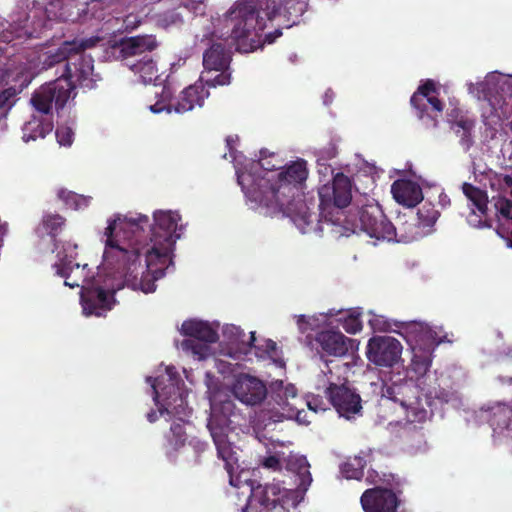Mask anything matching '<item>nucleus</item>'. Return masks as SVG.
I'll return each instance as SVG.
<instances>
[{
	"instance_id": "obj_1",
	"label": "nucleus",
	"mask_w": 512,
	"mask_h": 512,
	"mask_svg": "<svg viewBox=\"0 0 512 512\" xmlns=\"http://www.w3.org/2000/svg\"><path fill=\"white\" fill-rule=\"evenodd\" d=\"M237 135L226 138L229 156L234 164L238 185L246 205L268 216L288 217L303 234L328 233L335 238L350 236L356 226L344 225L345 209L351 203L353 183L342 172L320 184L319 218L312 215L301 199L308 178L307 161L297 158L285 165L274 154L260 152L258 160L248 159L236 150Z\"/></svg>"
},
{
	"instance_id": "obj_2",
	"label": "nucleus",
	"mask_w": 512,
	"mask_h": 512,
	"mask_svg": "<svg viewBox=\"0 0 512 512\" xmlns=\"http://www.w3.org/2000/svg\"><path fill=\"white\" fill-rule=\"evenodd\" d=\"M368 316V326L374 333L400 334L411 354L408 366L392 370L383 382L382 397L397 403L407 422L426 421L429 399L440 397L435 374L430 368L434 350L445 338L442 327L419 321L401 322L372 310Z\"/></svg>"
},
{
	"instance_id": "obj_3",
	"label": "nucleus",
	"mask_w": 512,
	"mask_h": 512,
	"mask_svg": "<svg viewBox=\"0 0 512 512\" xmlns=\"http://www.w3.org/2000/svg\"><path fill=\"white\" fill-rule=\"evenodd\" d=\"M98 236L103 245L101 262L94 272L88 264L76 262L78 245L65 241L57 251L56 261L52 264L54 274L64 280L69 288H81L80 305L84 316H105L116 304L115 293L124 287L144 294L154 293L157 285L145 275L99 229Z\"/></svg>"
},
{
	"instance_id": "obj_4",
	"label": "nucleus",
	"mask_w": 512,
	"mask_h": 512,
	"mask_svg": "<svg viewBox=\"0 0 512 512\" xmlns=\"http://www.w3.org/2000/svg\"><path fill=\"white\" fill-rule=\"evenodd\" d=\"M100 230L156 284L174 270L176 243L186 223L178 210L157 209L152 222L146 214L115 212Z\"/></svg>"
},
{
	"instance_id": "obj_5",
	"label": "nucleus",
	"mask_w": 512,
	"mask_h": 512,
	"mask_svg": "<svg viewBox=\"0 0 512 512\" xmlns=\"http://www.w3.org/2000/svg\"><path fill=\"white\" fill-rule=\"evenodd\" d=\"M153 392L157 411L147 413V420L153 423L159 417L173 421L166 436L165 452L170 461H197L206 450L207 443L194 436H188L183 424L192 413L188 405V390L185 388L176 368L172 365L158 366L146 378Z\"/></svg>"
},
{
	"instance_id": "obj_6",
	"label": "nucleus",
	"mask_w": 512,
	"mask_h": 512,
	"mask_svg": "<svg viewBox=\"0 0 512 512\" xmlns=\"http://www.w3.org/2000/svg\"><path fill=\"white\" fill-rule=\"evenodd\" d=\"M100 41V37L75 38L63 40L53 38L33 50L27 57L26 63L20 65L15 71L7 73V81L14 83L10 88L16 89V95L43 70H47L57 64L65 62L64 71L60 79H65L71 87V99L76 96V87L93 88L99 80L98 74L94 72L93 59L83 53Z\"/></svg>"
},
{
	"instance_id": "obj_7",
	"label": "nucleus",
	"mask_w": 512,
	"mask_h": 512,
	"mask_svg": "<svg viewBox=\"0 0 512 512\" xmlns=\"http://www.w3.org/2000/svg\"><path fill=\"white\" fill-rule=\"evenodd\" d=\"M133 0H48L44 9L33 6L27 14L12 18L9 27L0 34V41L13 47L30 38L39 37L53 19L72 22H99L117 10L116 6L130 5Z\"/></svg>"
},
{
	"instance_id": "obj_8",
	"label": "nucleus",
	"mask_w": 512,
	"mask_h": 512,
	"mask_svg": "<svg viewBox=\"0 0 512 512\" xmlns=\"http://www.w3.org/2000/svg\"><path fill=\"white\" fill-rule=\"evenodd\" d=\"M268 453L262 460L263 467L278 471L285 466L287 471L294 474L297 486L289 488L280 481L255 486L250 478L251 492L241 494L247 502L242 512H289L291 507L295 508L304 499L313 481L310 464L305 456L292 453L287 455L283 450L276 449Z\"/></svg>"
},
{
	"instance_id": "obj_9",
	"label": "nucleus",
	"mask_w": 512,
	"mask_h": 512,
	"mask_svg": "<svg viewBox=\"0 0 512 512\" xmlns=\"http://www.w3.org/2000/svg\"><path fill=\"white\" fill-rule=\"evenodd\" d=\"M206 396L209 401L207 428L217 449L218 457L225 463L229 483L237 490V495L251 492L249 485L251 471L240 469L237 450L229 440V433L234 431L243 415L227 392L214 383L210 374L206 375Z\"/></svg>"
},
{
	"instance_id": "obj_10",
	"label": "nucleus",
	"mask_w": 512,
	"mask_h": 512,
	"mask_svg": "<svg viewBox=\"0 0 512 512\" xmlns=\"http://www.w3.org/2000/svg\"><path fill=\"white\" fill-rule=\"evenodd\" d=\"M304 0H239L230 13L233 35L236 38L249 37L262 31L266 22L274 18H284L286 27L299 23L306 11Z\"/></svg>"
},
{
	"instance_id": "obj_11",
	"label": "nucleus",
	"mask_w": 512,
	"mask_h": 512,
	"mask_svg": "<svg viewBox=\"0 0 512 512\" xmlns=\"http://www.w3.org/2000/svg\"><path fill=\"white\" fill-rule=\"evenodd\" d=\"M34 112L22 128L24 142L45 138L53 129V104L62 109L71 99V87L65 79L42 85L31 97Z\"/></svg>"
},
{
	"instance_id": "obj_12",
	"label": "nucleus",
	"mask_w": 512,
	"mask_h": 512,
	"mask_svg": "<svg viewBox=\"0 0 512 512\" xmlns=\"http://www.w3.org/2000/svg\"><path fill=\"white\" fill-rule=\"evenodd\" d=\"M232 8L229 10L225 17L226 27L228 28L225 32H220L218 35L216 32L212 35V45L203 54V66L204 71L201 77H204L205 83L208 87L224 86L231 82V74L228 72L230 63V52L226 48V44L216 42L217 39L225 42L231 39L236 45V49L242 52H252L262 45L257 40L259 32L249 37L236 38L233 35V25L230 21V13Z\"/></svg>"
},
{
	"instance_id": "obj_13",
	"label": "nucleus",
	"mask_w": 512,
	"mask_h": 512,
	"mask_svg": "<svg viewBox=\"0 0 512 512\" xmlns=\"http://www.w3.org/2000/svg\"><path fill=\"white\" fill-rule=\"evenodd\" d=\"M468 92L486 101L482 117L494 126L512 117V74L492 71L483 80L467 83Z\"/></svg>"
},
{
	"instance_id": "obj_14",
	"label": "nucleus",
	"mask_w": 512,
	"mask_h": 512,
	"mask_svg": "<svg viewBox=\"0 0 512 512\" xmlns=\"http://www.w3.org/2000/svg\"><path fill=\"white\" fill-rule=\"evenodd\" d=\"M344 225L353 224L356 231L352 234L364 232L371 239L377 241L411 242L421 235L419 233H402L386 218L381 207L370 202L357 210L355 214H349L342 222Z\"/></svg>"
},
{
	"instance_id": "obj_15",
	"label": "nucleus",
	"mask_w": 512,
	"mask_h": 512,
	"mask_svg": "<svg viewBox=\"0 0 512 512\" xmlns=\"http://www.w3.org/2000/svg\"><path fill=\"white\" fill-rule=\"evenodd\" d=\"M178 330L186 337L178 344V348L185 354L197 361H205L214 355L211 344L220 338L218 320L189 318L182 322Z\"/></svg>"
},
{
	"instance_id": "obj_16",
	"label": "nucleus",
	"mask_w": 512,
	"mask_h": 512,
	"mask_svg": "<svg viewBox=\"0 0 512 512\" xmlns=\"http://www.w3.org/2000/svg\"><path fill=\"white\" fill-rule=\"evenodd\" d=\"M316 388L323 391L338 415L346 420L361 416L362 400L359 393L347 383L335 379L332 369L326 366L317 376Z\"/></svg>"
},
{
	"instance_id": "obj_17",
	"label": "nucleus",
	"mask_w": 512,
	"mask_h": 512,
	"mask_svg": "<svg viewBox=\"0 0 512 512\" xmlns=\"http://www.w3.org/2000/svg\"><path fill=\"white\" fill-rule=\"evenodd\" d=\"M367 481L376 485L366 490L360 499L364 512H397L400 505L401 480L392 474L382 476L375 470L369 471Z\"/></svg>"
},
{
	"instance_id": "obj_18",
	"label": "nucleus",
	"mask_w": 512,
	"mask_h": 512,
	"mask_svg": "<svg viewBox=\"0 0 512 512\" xmlns=\"http://www.w3.org/2000/svg\"><path fill=\"white\" fill-rule=\"evenodd\" d=\"M208 86L204 77L194 84L183 89L177 97L173 96L171 89L167 86L161 88V91L155 94V103L150 104L148 109L153 114H183L197 107H202L205 100L209 97Z\"/></svg>"
},
{
	"instance_id": "obj_19",
	"label": "nucleus",
	"mask_w": 512,
	"mask_h": 512,
	"mask_svg": "<svg viewBox=\"0 0 512 512\" xmlns=\"http://www.w3.org/2000/svg\"><path fill=\"white\" fill-rule=\"evenodd\" d=\"M362 309L360 307L350 309H329L327 312L314 314L311 316H295L298 329L301 333L320 329V327H330L335 323L341 324L343 329L351 335L358 334L363 329Z\"/></svg>"
},
{
	"instance_id": "obj_20",
	"label": "nucleus",
	"mask_w": 512,
	"mask_h": 512,
	"mask_svg": "<svg viewBox=\"0 0 512 512\" xmlns=\"http://www.w3.org/2000/svg\"><path fill=\"white\" fill-rule=\"evenodd\" d=\"M207 374L211 375L214 383L222 387L229 397L233 396L247 407L261 405L268 396V386L265 381L254 374L247 372L234 374L227 387L220 383L211 372H206L205 376ZM230 399L234 402L232 398Z\"/></svg>"
},
{
	"instance_id": "obj_21",
	"label": "nucleus",
	"mask_w": 512,
	"mask_h": 512,
	"mask_svg": "<svg viewBox=\"0 0 512 512\" xmlns=\"http://www.w3.org/2000/svg\"><path fill=\"white\" fill-rule=\"evenodd\" d=\"M499 381L512 389V378L499 377ZM480 421L487 420L492 429V438L496 444L512 443V407L504 403L481 408L476 415Z\"/></svg>"
},
{
	"instance_id": "obj_22",
	"label": "nucleus",
	"mask_w": 512,
	"mask_h": 512,
	"mask_svg": "<svg viewBox=\"0 0 512 512\" xmlns=\"http://www.w3.org/2000/svg\"><path fill=\"white\" fill-rule=\"evenodd\" d=\"M221 341L218 353L236 361H251L252 345L256 341L255 332L246 336L244 330L235 324L220 325Z\"/></svg>"
},
{
	"instance_id": "obj_23",
	"label": "nucleus",
	"mask_w": 512,
	"mask_h": 512,
	"mask_svg": "<svg viewBox=\"0 0 512 512\" xmlns=\"http://www.w3.org/2000/svg\"><path fill=\"white\" fill-rule=\"evenodd\" d=\"M411 104L420 119L431 120V125L436 126L444 107L440 99V87L434 81L426 80L412 95Z\"/></svg>"
},
{
	"instance_id": "obj_24",
	"label": "nucleus",
	"mask_w": 512,
	"mask_h": 512,
	"mask_svg": "<svg viewBox=\"0 0 512 512\" xmlns=\"http://www.w3.org/2000/svg\"><path fill=\"white\" fill-rule=\"evenodd\" d=\"M403 345L391 336H373L366 346L367 359L376 366L393 368L402 361Z\"/></svg>"
},
{
	"instance_id": "obj_25",
	"label": "nucleus",
	"mask_w": 512,
	"mask_h": 512,
	"mask_svg": "<svg viewBox=\"0 0 512 512\" xmlns=\"http://www.w3.org/2000/svg\"><path fill=\"white\" fill-rule=\"evenodd\" d=\"M320 328L314 341L318 352L322 355L344 357L358 349V342L345 336L335 325Z\"/></svg>"
},
{
	"instance_id": "obj_26",
	"label": "nucleus",
	"mask_w": 512,
	"mask_h": 512,
	"mask_svg": "<svg viewBox=\"0 0 512 512\" xmlns=\"http://www.w3.org/2000/svg\"><path fill=\"white\" fill-rule=\"evenodd\" d=\"M268 393L277 410L275 415L271 417L274 423L282 421L283 418L294 417L296 404H303V401L298 397L296 387L284 380L272 381L268 386Z\"/></svg>"
},
{
	"instance_id": "obj_27",
	"label": "nucleus",
	"mask_w": 512,
	"mask_h": 512,
	"mask_svg": "<svg viewBox=\"0 0 512 512\" xmlns=\"http://www.w3.org/2000/svg\"><path fill=\"white\" fill-rule=\"evenodd\" d=\"M464 195L468 200L470 212L466 216L467 223L473 228L491 227V217L488 209V194L469 183L462 186Z\"/></svg>"
},
{
	"instance_id": "obj_28",
	"label": "nucleus",
	"mask_w": 512,
	"mask_h": 512,
	"mask_svg": "<svg viewBox=\"0 0 512 512\" xmlns=\"http://www.w3.org/2000/svg\"><path fill=\"white\" fill-rule=\"evenodd\" d=\"M65 224V218L59 214L43 215L41 223L35 229L38 238L37 247L40 252L53 251L56 247L55 237Z\"/></svg>"
},
{
	"instance_id": "obj_29",
	"label": "nucleus",
	"mask_w": 512,
	"mask_h": 512,
	"mask_svg": "<svg viewBox=\"0 0 512 512\" xmlns=\"http://www.w3.org/2000/svg\"><path fill=\"white\" fill-rule=\"evenodd\" d=\"M391 193L398 204L407 208H412L423 200L421 187L411 180L400 179L395 181L391 186Z\"/></svg>"
},
{
	"instance_id": "obj_30",
	"label": "nucleus",
	"mask_w": 512,
	"mask_h": 512,
	"mask_svg": "<svg viewBox=\"0 0 512 512\" xmlns=\"http://www.w3.org/2000/svg\"><path fill=\"white\" fill-rule=\"evenodd\" d=\"M156 46L157 42L151 35L135 36L121 42V53L127 62L132 57L152 51Z\"/></svg>"
},
{
	"instance_id": "obj_31",
	"label": "nucleus",
	"mask_w": 512,
	"mask_h": 512,
	"mask_svg": "<svg viewBox=\"0 0 512 512\" xmlns=\"http://www.w3.org/2000/svg\"><path fill=\"white\" fill-rule=\"evenodd\" d=\"M125 64L137 77V81L142 84L152 83L159 77L158 68L155 62L147 54L138 61L128 60Z\"/></svg>"
},
{
	"instance_id": "obj_32",
	"label": "nucleus",
	"mask_w": 512,
	"mask_h": 512,
	"mask_svg": "<svg viewBox=\"0 0 512 512\" xmlns=\"http://www.w3.org/2000/svg\"><path fill=\"white\" fill-rule=\"evenodd\" d=\"M252 354L258 360L271 361V363L279 368L285 366L281 351L277 348L276 343L270 339L256 340L252 345Z\"/></svg>"
},
{
	"instance_id": "obj_33",
	"label": "nucleus",
	"mask_w": 512,
	"mask_h": 512,
	"mask_svg": "<svg viewBox=\"0 0 512 512\" xmlns=\"http://www.w3.org/2000/svg\"><path fill=\"white\" fill-rule=\"evenodd\" d=\"M56 195L67 209L74 211H84L88 209L93 201V197L90 195L78 194L66 188L57 189Z\"/></svg>"
},
{
	"instance_id": "obj_34",
	"label": "nucleus",
	"mask_w": 512,
	"mask_h": 512,
	"mask_svg": "<svg viewBox=\"0 0 512 512\" xmlns=\"http://www.w3.org/2000/svg\"><path fill=\"white\" fill-rule=\"evenodd\" d=\"M460 111L458 109H453L451 113H449L448 121L453 123L452 128L461 138V144L465 149H468L471 144V130L474 127V122L469 118H464L459 116Z\"/></svg>"
},
{
	"instance_id": "obj_35",
	"label": "nucleus",
	"mask_w": 512,
	"mask_h": 512,
	"mask_svg": "<svg viewBox=\"0 0 512 512\" xmlns=\"http://www.w3.org/2000/svg\"><path fill=\"white\" fill-rule=\"evenodd\" d=\"M369 458L370 454L368 452H361L359 455L344 463L341 467L343 476L347 479H360Z\"/></svg>"
},
{
	"instance_id": "obj_36",
	"label": "nucleus",
	"mask_w": 512,
	"mask_h": 512,
	"mask_svg": "<svg viewBox=\"0 0 512 512\" xmlns=\"http://www.w3.org/2000/svg\"><path fill=\"white\" fill-rule=\"evenodd\" d=\"M417 216L419 226L426 228L427 231L425 233H429L431 232V228L438 220L440 213L437 209H435L434 204L431 201L426 200L419 207Z\"/></svg>"
},
{
	"instance_id": "obj_37",
	"label": "nucleus",
	"mask_w": 512,
	"mask_h": 512,
	"mask_svg": "<svg viewBox=\"0 0 512 512\" xmlns=\"http://www.w3.org/2000/svg\"><path fill=\"white\" fill-rule=\"evenodd\" d=\"M55 135L60 146L70 147L74 141V127L72 124H62L56 129Z\"/></svg>"
},
{
	"instance_id": "obj_38",
	"label": "nucleus",
	"mask_w": 512,
	"mask_h": 512,
	"mask_svg": "<svg viewBox=\"0 0 512 512\" xmlns=\"http://www.w3.org/2000/svg\"><path fill=\"white\" fill-rule=\"evenodd\" d=\"M338 154V149L335 143H328L326 146L314 151L317 164H323L334 159Z\"/></svg>"
},
{
	"instance_id": "obj_39",
	"label": "nucleus",
	"mask_w": 512,
	"mask_h": 512,
	"mask_svg": "<svg viewBox=\"0 0 512 512\" xmlns=\"http://www.w3.org/2000/svg\"><path fill=\"white\" fill-rule=\"evenodd\" d=\"M16 89L7 88L0 93V117L6 115L7 111L14 105Z\"/></svg>"
},
{
	"instance_id": "obj_40",
	"label": "nucleus",
	"mask_w": 512,
	"mask_h": 512,
	"mask_svg": "<svg viewBox=\"0 0 512 512\" xmlns=\"http://www.w3.org/2000/svg\"><path fill=\"white\" fill-rule=\"evenodd\" d=\"M318 167V174L320 176V182L323 184L327 182L328 180L333 179V176L336 174L334 173V169L327 164V162H323V164H317Z\"/></svg>"
},
{
	"instance_id": "obj_41",
	"label": "nucleus",
	"mask_w": 512,
	"mask_h": 512,
	"mask_svg": "<svg viewBox=\"0 0 512 512\" xmlns=\"http://www.w3.org/2000/svg\"><path fill=\"white\" fill-rule=\"evenodd\" d=\"M236 366H237V364H232L230 362H227V361H224L221 359H217L215 361V368H216L217 372L222 375H229V374L234 373Z\"/></svg>"
},
{
	"instance_id": "obj_42",
	"label": "nucleus",
	"mask_w": 512,
	"mask_h": 512,
	"mask_svg": "<svg viewBox=\"0 0 512 512\" xmlns=\"http://www.w3.org/2000/svg\"><path fill=\"white\" fill-rule=\"evenodd\" d=\"M300 404H296V410L294 411V419L298 424L308 425L311 423L310 415L311 413L305 411L304 409L299 408Z\"/></svg>"
},
{
	"instance_id": "obj_43",
	"label": "nucleus",
	"mask_w": 512,
	"mask_h": 512,
	"mask_svg": "<svg viewBox=\"0 0 512 512\" xmlns=\"http://www.w3.org/2000/svg\"><path fill=\"white\" fill-rule=\"evenodd\" d=\"M306 405L313 413L326 410L325 404L319 401L317 397L308 398L306 400Z\"/></svg>"
},
{
	"instance_id": "obj_44",
	"label": "nucleus",
	"mask_w": 512,
	"mask_h": 512,
	"mask_svg": "<svg viewBox=\"0 0 512 512\" xmlns=\"http://www.w3.org/2000/svg\"><path fill=\"white\" fill-rule=\"evenodd\" d=\"M140 23L139 17L134 14H129L124 19L125 28L129 30L135 29Z\"/></svg>"
},
{
	"instance_id": "obj_45",
	"label": "nucleus",
	"mask_w": 512,
	"mask_h": 512,
	"mask_svg": "<svg viewBox=\"0 0 512 512\" xmlns=\"http://www.w3.org/2000/svg\"><path fill=\"white\" fill-rule=\"evenodd\" d=\"M281 35H282V32L279 29H277L273 33L265 35L263 44H265V43L271 44L275 41L276 38L280 37Z\"/></svg>"
},
{
	"instance_id": "obj_46",
	"label": "nucleus",
	"mask_w": 512,
	"mask_h": 512,
	"mask_svg": "<svg viewBox=\"0 0 512 512\" xmlns=\"http://www.w3.org/2000/svg\"><path fill=\"white\" fill-rule=\"evenodd\" d=\"M438 202L442 208H445L450 205V198L443 191H440L438 194Z\"/></svg>"
},
{
	"instance_id": "obj_47",
	"label": "nucleus",
	"mask_w": 512,
	"mask_h": 512,
	"mask_svg": "<svg viewBox=\"0 0 512 512\" xmlns=\"http://www.w3.org/2000/svg\"><path fill=\"white\" fill-rule=\"evenodd\" d=\"M333 98H334V93L332 90H327L323 96V102L325 105H329L332 101H333Z\"/></svg>"
},
{
	"instance_id": "obj_48",
	"label": "nucleus",
	"mask_w": 512,
	"mask_h": 512,
	"mask_svg": "<svg viewBox=\"0 0 512 512\" xmlns=\"http://www.w3.org/2000/svg\"><path fill=\"white\" fill-rule=\"evenodd\" d=\"M184 374H185V378L186 380L191 384L193 385L194 384V378L192 376V373L186 369L183 370Z\"/></svg>"
},
{
	"instance_id": "obj_49",
	"label": "nucleus",
	"mask_w": 512,
	"mask_h": 512,
	"mask_svg": "<svg viewBox=\"0 0 512 512\" xmlns=\"http://www.w3.org/2000/svg\"><path fill=\"white\" fill-rule=\"evenodd\" d=\"M497 233H498L501 237H503V238H504V236L501 234V232H500V231H497ZM505 239H506V241H507V245H508L509 247H512V231L508 234V236H507V237H505Z\"/></svg>"
},
{
	"instance_id": "obj_50",
	"label": "nucleus",
	"mask_w": 512,
	"mask_h": 512,
	"mask_svg": "<svg viewBox=\"0 0 512 512\" xmlns=\"http://www.w3.org/2000/svg\"><path fill=\"white\" fill-rule=\"evenodd\" d=\"M511 129H512V121H511Z\"/></svg>"
}]
</instances>
